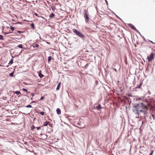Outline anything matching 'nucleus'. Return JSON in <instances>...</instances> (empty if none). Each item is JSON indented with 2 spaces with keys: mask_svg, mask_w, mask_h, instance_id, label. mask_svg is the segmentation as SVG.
Instances as JSON below:
<instances>
[{
  "mask_svg": "<svg viewBox=\"0 0 155 155\" xmlns=\"http://www.w3.org/2000/svg\"><path fill=\"white\" fill-rule=\"evenodd\" d=\"M34 15L37 16L39 17V16H38V14H37L36 13H34Z\"/></svg>",
  "mask_w": 155,
  "mask_h": 155,
  "instance_id": "obj_29",
  "label": "nucleus"
},
{
  "mask_svg": "<svg viewBox=\"0 0 155 155\" xmlns=\"http://www.w3.org/2000/svg\"><path fill=\"white\" fill-rule=\"evenodd\" d=\"M40 114H41V115H44V112H43V111H42V112H40Z\"/></svg>",
  "mask_w": 155,
  "mask_h": 155,
  "instance_id": "obj_25",
  "label": "nucleus"
},
{
  "mask_svg": "<svg viewBox=\"0 0 155 155\" xmlns=\"http://www.w3.org/2000/svg\"><path fill=\"white\" fill-rule=\"evenodd\" d=\"M116 16L118 18H119L121 20V19L117 15H116Z\"/></svg>",
  "mask_w": 155,
  "mask_h": 155,
  "instance_id": "obj_36",
  "label": "nucleus"
},
{
  "mask_svg": "<svg viewBox=\"0 0 155 155\" xmlns=\"http://www.w3.org/2000/svg\"><path fill=\"white\" fill-rule=\"evenodd\" d=\"M153 53H152L147 57V58L148 61L150 62L153 59Z\"/></svg>",
  "mask_w": 155,
  "mask_h": 155,
  "instance_id": "obj_4",
  "label": "nucleus"
},
{
  "mask_svg": "<svg viewBox=\"0 0 155 155\" xmlns=\"http://www.w3.org/2000/svg\"><path fill=\"white\" fill-rule=\"evenodd\" d=\"M41 127H37V130H38L41 129Z\"/></svg>",
  "mask_w": 155,
  "mask_h": 155,
  "instance_id": "obj_28",
  "label": "nucleus"
},
{
  "mask_svg": "<svg viewBox=\"0 0 155 155\" xmlns=\"http://www.w3.org/2000/svg\"><path fill=\"white\" fill-rule=\"evenodd\" d=\"M14 72H13L9 74V75L11 77H13Z\"/></svg>",
  "mask_w": 155,
  "mask_h": 155,
  "instance_id": "obj_16",
  "label": "nucleus"
},
{
  "mask_svg": "<svg viewBox=\"0 0 155 155\" xmlns=\"http://www.w3.org/2000/svg\"><path fill=\"white\" fill-rule=\"evenodd\" d=\"M86 11L85 10V12L84 13V16L85 18V21L88 23V21H89L90 19Z\"/></svg>",
  "mask_w": 155,
  "mask_h": 155,
  "instance_id": "obj_3",
  "label": "nucleus"
},
{
  "mask_svg": "<svg viewBox=\"0 0 155 155\" xmlns=\"http://www.w3.org/2000/svg\"><path fill=\"white\" fill-rule=\"evenodd\" d=\"M31 27L32 28H35V25L34 23H32L30 25Z\"/></svg>",
  "mask_w": 155,
  "mask_h": 155,
  "instance_id": "obj_14",
  "label": "nucleus"
},
{
  "mask_svg": "<svg viewBox=\"0 0 155 155\" xmlns=\"http://www.w3.org/2000/svg\"><path fill=\"white\" fill-rule=\"evenodd\" d=\"M18 47L20 48H22L23 46L22 44H20L18 46Z\"/></svg>",
  "mask_w": 155,
  "mask_h": 155,
  "instance_id": "obj_18",
  "label": "nucleus"
},
{
  "mask_svg": "<svg viewBox=\"0 0 155 155\" xmlns=\"http://www.w3.org/2000/svg\"><path fill=\"white\" fill-rule=\"evenodd\" d=\"M7 33L6 34H8V33Z\"/></svg>",
  "mask_w": 155,
  "mask_h": 155,
  "instance_id": "obj_46",
  "label": "nucleus"
},
{
  "mask_svg": "<svg viewBox=\"0 0 155 155\" xmlns=\"http://www.w3.org/2000/svg\"><path fill=\"white\" fill-rule=\"evenodd\" d=\"M27 96L28 97H28V96Z\"/></svg>",
  "mask_w": 155,
  "mask_h": 155,
  "instance_id": "obj_47",
  "label": "nucleus"
},
{
  "mask_svg": "<svg viewBox=\"0 0 155 155\" xmlns=\"http://www.w3.org/2000/svg\"><path fill=\"white\" fill-rule=\"evenodd\" d=\"M26 107L27 108H31L32 107V106L31 105H28L26 106Z\"/></svg>",
  "mask_w": 155,
  "mask_h": 155,
  "instance_id": "obj_20",
  "label": "nucleus"
},
{
  "mask_svg": "<svg viewBox=\"0 0 155 155\" xmlns=\"http://www.w3.org/2000/svg\"><path fill=\"white\" fill-rule=\"evenodd\" d=\"M31 100L32 99V97L31 98Z\"/></svg>",
  "mask_w": 155,
  "mask_h": 155,
  "instance_id": "obj_45",
  "label": "nucleus"
},
{
  "mask_svg": "<svg viewBox=\"0 0 155 155\" xmlns=\"http://www.w3.org/2000/svg\"><path fill=\"white\" fill-rule=\"evenodd\" d=\"M73 31L78 36L81 38L83 41H84L86 40L87 37L81 31L75 29H73Z\"/></svg>",
  "mask_w": 155,
  "mask_h": 155,
  "instance_id": "obj_2",
  "label": "nucleus"
},
{
  "mask_svg": "<svg viewBox=\"0 0 155 155\" xmlns=\"http://www.w3.org/2000/svg\"><path fill=\"white\" fill-rule=\"evenodd\" d=\"M32 102H35V101H33Z\"/></svg>",
  "mask_w": 155,
  "mask_h": 155,
  "instance_id": "obj_48",
  "label": "nucleus"
},
{
  "mask_svg": "<svg viewBox=\"0 0 155 155\" xmlns=\"http://www.w3.org/2000/svg\"><path fill=\"white\" fill-rule=\"evenodd\" d=\"M133 83L134 84H136V82L135 78H134V80L133 81Z\"/></svg>",
  "mask_w": 155,
  "mask_h": 155,
  "instance_id": "obj_22",
  "label": "nucleus"
},
{
  "mask_svg": "<svg viewBox=\"0 0 155 155\" xmlns=\"http://www.w3.org/2000/svg\"><path fill=\"white\" fill-rule=\"evenodd\" d=\"M143 38L144 40H145V38H144V37H143Z\"/></svg>",
  "mask_w": 155,
  "mask_h": 155,
  "instance_id": "obj_42",
  "label": "nucleus"
},
{
  "mask_svg": "<svg viewBox=\"0 0 155 155\" xmlns=\"http://www.w3.org/2000/svg\"><path fill=\"white\" fill-rule=\"evenodd\" d=\"M96 83L97 84L98 83V81H96Z\"/></svg>",
  "mask_w": 155,
  "mask_h": 155,
  "instance_id": "obj_38",
  "label": "nucleus"
},
{
  "mask_svg": "<svg viewBox=\"0 0 155 155\" xmlns=\"http://www.w3.org/2000/svg\"><path fill=\"white\" fill-rule=\"evenodd\" d=\"M147 107L144 105L142 103H137L134 104L133 107L132 111L138 116L140 115L142 116L141 114L143 115V117L146 119V114L147 113Z\"/></svg>",
  "mask_w": 155,
  "mask_h": 155,
  "instance_id": "obj_1",
  "label": "nucleus"
},
{
  "mask_svg": "<svg viewBox=\"0 0 155 155\" xmlns=\"http://www.w3.org/2000/svg\"><path fill=\"white\" fill-rule=\"evenodd\" d=\"M96 107L97 110H99L102 108V107L100 104H98V105Z\"/></svg>",
  "mask_w": 155,
  "mask_h": 155,
  "instance_id": "obj_7",
  "label": "nucleus"
},
{
  "mask_svg": "<svg viewBox=\"0 0 155 155\" xmlns=\"http://www.w3.org/2000/svg\"><path fill=\"white\" fill-rule=\"evenodd\" d=\"M60 84H61L60 82L58 84L57 87L56 89L57 90H58L59 89L60 86Z\"/></svg>",
  "mask_w": 155,
  "mask_h": 155,
  "instance_id": "obj_10",
  "label": "nucleus"
},
{
  "mask_svg": "<svg viewBox=\"0 0 155 155\" xmlns=\"http://www.w3.org/2000/svg\"><path fill=\"white\" fill-rule=\"evenodd\" d=\"M128 96L129 97H132V95H131V94H129L128 95Z\"/></svg>",
  "mask_w": 155,
  "mask_h": 155,
  "instance_id": "obj_33",
  "label": "nucleus"
},
{
  "mask_svg": "<svg viewBox=\"0 0 155 155\" xmlns=\"http://www.w3.org/2000/svg\"><path fill=\"white\" fill-rule=\"evenodd\" d=\"M22 90L24 91H26V92H27V93H28V92L27 90V89H26L25 88H23L22 89Z\"/></svg>",
  "mask_w": 155,
  "mask_h": 155,
  "instance_id": "obj_19",
  "label": "nucleus"
},
{
  "mask_svg": "<svg viewBox=\"0 0 155 155\" xmlns=\"http://www.w3.org/2000/svg\"><path fill=\"white\" fill-rule=\"evenodd\" d=\"M31 95H32V96L33 97L34 96V93H32L31 94Z\"/></svg>",
  "mask_w": 155,
  "mask_h": 155,
  "instance_id": "obj_35",
  "label": "nucleus"
},
{
  "mask_svg": "<svg viewBox=\"0 0 155 155\" xmlns=\"http://www.w3.org/2000/svg\"><path fill=\"white\" fill-rule=\"evenodd\" d=\"M38 76L40 78H42L44 77V75L41 73H40L38 74Z\"/></svg>",
  "mask_w": 155,
  "mask_h": 155,
  "instance_id": "obj_13",
  "label": "nucleus"
},
{
  "mask_svg": "<svg viewBox=\"0 0 155 155\" xmlns=\"http://www.w3.org/2000/svg\"><path fill=\"white\" fill-rule=\"evenodd\" d=\"M3 99L4 100H6L7 99V97H3Z\"/></svg>",
  "mask_w": 155,
  "mask_h": 155,
  "instance_id": "obj_31",
  "label": "nucleus"
},
{
  "mask_svg": "<svg viewBox=\"0 0 155 155\" xmlns=\"http://www.w3.org/2000/svg\"><path fill=\"white\" fill-rule=\"evenodd\" d=\"M142 84V83H141L138 86L136 87L135 88V89H138V88L140 89V88H141V86Z\"/></svg>",
  "mask_w": 155,
  "mask_h": 155,
  "instance_id": "obj_9",
  "label": "nucleus"
},
{
  "mask_svg": "<svg viewBox=\"0 0 155 155\" xmlns=\"http://www.w3.org/2000/svg\"><path fill=\"white\" fill-rule=\"evenodd\" d=\"M39 45H38V44H35V45L34 46V47H38V46H39Z\"/></svg>",
  "mask_w": 155,
  "mask_h": 155,
  "instance_id": "obj_26",
  "label": "nucleus"
},
{
  "mask_svg": "<svg viewBox=\"0 0 155 155\" xmlns=\"http://www.w3.org/2000/svg\"><path fill=\"white\" fill-rule=\"evenodd\" d=\"M35 128V127L33 126H32L31 127V128L32 129H33Z\"/></svg>",
  "mask_w": 155,
  "mask_h": 155,
  "instance_id": "obj_32",
  "label": "nucleus"
},
{
  "mask_svg": "<svg viewBox=\"0 0 155 155\" xmlns=\"http://www.w3.org/2000/svg\"><path fill=\"white\" fill-rule=\"evenodd\" d=\"M151 152L150 154L149 155H152L153 153V150H152L151 151Z\"/></svg>",
  "mask_w": 155,
  "mask_h": 155,
  "instance_id": "obj_24",
  "label": "nucleus"
},
{
  "mask_svg": "<svg viewBox=\"0 0 155 155\" xmlns=\"http://www.w3.org/2000/svg\"><path fill=\"white\" fill-rule=\"evenodd\" d=\"M0 39L1 40L3 39V36L2 35H0Z\"/></svg>",
  "mask_w": 155,
  "mask_h": 155,
  "instance_id": "obj_21",
  "label": "nucleus"
},
{
  "mask_svg": "<svg viewBox=\"0 0 155 155\" xmlns=\"http://www.w3.org/2000/svg\"><path fill=\"white\" fill-rule=\"evenodd\" d=\"M128 25L132 29L134 30H135V31H136V28L132 24H128Z\"/></svg>",
  "mask_w": 155,
  "mask_h": 155,
  "instance_id": "obj_5",
  "label": "nucleus"
},
{
  "mask_svg": "<svg viewBox=\"0 0 155 155\" xmlns=\"http://www.w3.org/2000/svg\"><path fill=\"white\" fill-rule=\"evenodd\" d=\"M54 8H52V10H54Z\"/></svg>",
  "mask_w": 155,
  "mask_h": 155,
  "instance_id": "obj_44",
  "label": "nucleus"
},
{
  "mask_svg": "<svg viewBox=\"0 0 155 155\" xmlns=\"http://www.w3.org/2000/svg\"><path fill=\"white\" fill-rule=\"evenodd\" d=\"M44 97L43 96H42L41 97L40 100H43L44 99Z\"/></svg>",
  "mask_w": 155,
  "mask_h": 155,
  "instance_id": "obj_27",
  "label": "nucleus"
},
{
  "mask_svg": "<svg viewBox=\"0 0 155 155\" xmlns=\"http://www.w3.org/2000/svg\"><path fill=\"white\" fill-rule=\"evenodd\" d=\"M17 32L19 33H21V31H18Z\"/></svg>",
  "mask_w": 155,
  "mask_h": 155,
  "instance_id": "obj_37",
  "label": "nucleus"
},
{
  "mask_svg": "<svg viewBox=\"0 0 155 155\" xmlns=\"http://www.w3.org/2000/svg\"><path fill=\"white\" fill-rule=\"evenodd\" d=\"M2 66V65H1V64H0V66Z\"/></svg>",
  "mask_w": 155,
  "mask_h": 155,
  "instance_id": "obj_43",
  "label": "nucleus"
},
{
  "mask_svg": "<svg viewBox=\"0 0 155 155\" xmlns=\"http://www.w3.org/2000/svg\"><path fill=\"white\" fill-rule=\"evenodd\" d=\"M51 58H52L50 56L48 57V62H49L50 61Z\"/></svg>",
  "mask_w": 155,
  "mask_h": 155,
  "instance_id": "obj_12",
  "label": "nucleus"
},
{
  "mask_svg": "<svg viewBox=\"0 0 155 155\" xmlns=\"http://www.w3.org/2000/svg\"><path fill=\"white\" fill-rule=\"evenodd\" d=\"M52 125V124H49V126H50V127H51V125Z\"/></svg>",
  "mask_w": 155,
  "mask_h": 155,
  "instance_id": "obj_41",
  "label": "nucleus"
},
{
  "mask_svg": "<svg viewBox=\"0 0 155 155\" xmlns=\"http://www.w3.org/2000/svg\"><path fill=\"white\" fill-rule=\"evenodd\" d=\"M10 27V29L11 30H12V31H14V27L12 26H11Z\"/></svg>",
  "mask_w": 155,
  "mask_h": 155,
  "instance_id": "obj_23",
  "label": "nucleus"
},
{
  "mask_svg": "<svg viewBox=\"0 0 155 155\" xmlns=\"http://www.w3.org/2000/svg\"><path fill=\"white\" fill-rule=\"evenodd\" d=\"M15 94H20L21 93L19 91H16L14 92Z\"/></svg>",
  "mask_w": 155,
  "mask_h": 155,
  "instance_id": "obj_15",
  "label": "nucleus"
},
{
  "mask_svg": "<svg viewBox=\"0 0 155 155\" xmlns=\"http://www.w3.org/2000/svg\"><path fill=\"white\" fill-rule=\"evenodd\" d=\"M49 123V122L48 121H46L45 122L43 125L44 126H47Z\"/></svg>",
  "mask_w": 155,
  "mask_h": 155,
  "instance_id": "obj_11",
  "label": "nucleus"
},
{
  "mask_svg": "<svg viewBox=\"0 0 155 155\" xmlns=\"http://www.w3.org/2000/svg\"><path fill=\"white\" fill-rule=\"evenodd\" d=\"M152 117H153V119L154 120L155 119V118L154 115V114H152Z\"/></svg>",
  "mask_w": 155,
  "mask_h": 155,
  "instance_id": "obj_30",
  "label": "nucleus"
},
{
  "mask_svg": "<svg viewBox=\"0 0 155 155\" xmlns=\"http://www.w3.org/2000/svg\"><path fill=\"white\" fill-rule=\"evenodd\" d=\"M106 3H107V4H108V2H107V1L106 0Z\"/></svg>",
  "mask_w": 155,
  "mask_h": 155,
  "instance_id": "obj_40",
  "label": "nucleus"
},
{
  "mask_svg": "<svg viewBox=\"0 0 155 155\" xmlns=\"http://www.w3.org/2000/svg\"><path fill=\"white\" fill-rule=\"evenodd\" d=\"M55 16V15L54 13H51L49 17L51 18H53Z\"/></svg>",
  "mask_w": 155,
  "mask_h": 155,
  "instance_id": "obj_8",
  "label": "nucleus"
},
{
  "mask_svg": "<svg viewBox=\"0 0 155 155\" xmlns=\"http://www.w3.org/2000/svg\"><path fill=\"white\" fill-rule=\"evenodd\" d=\"M150 41L151 43H152V44H155V43H154L152 41Z\"/></svg>",
  "mask_w": 155,
  "mask_h": 155,
  "instance_id": "obj_34",
  "label": "nucleus"
},
{
  "mask_svg": "<svg viewBox=\"0 0 155 155\" xmlns=\"http://www.w3.org/2000/svg\"><path fill=\"white\" fill-rule=\"evenodd\" d=\"M56 111H57V114H58L59 115V114H61V110L59 108H57L56 109Z\"/></svg>",
  "mask_w": 155,
  "mask_h": 155,
  "instance_id": "obj_6",
  "label": "nucleus"
},
{
  "mask_svg": "<svg viewBox=\"0 0 155 155\" xmlns=\"http://www.w3.org/2000/svg\"><path fill=\"white\" fill-rule=\"evenodd\" d=\"M13 63V59H11L10 61L9 62V63H8V64H12Z\"/></svg>",
  "mask_w": 155,
  "mask_h": 155,
  "instance_id": "obj_17",
  "label": "nucleus"
},
{
  "mask_svg": "<svg viewBox=\"0 0 155 155\" xmlns=\"http://www.w3.org/2000/svg\"><path fill=\"white\" fill-rule=\"evenodd\" d=\"M114 70L115 71H117V69H114Z\"/></svg>",
  "mask_w": 155,
  "mask_h": 155,
  "instance_id": "obj_39",
  "label": "nucleus"
}]
</instances>
